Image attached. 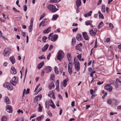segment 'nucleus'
<instances>
[{
    "label": "nucleus",
    "instance_id": "e433bc0d",
    "mask_svg": "<svg viewBox=\"0 0 121 121\" xmlns=\"http://www.w3.org/2000/svg\"><path fill=\"white\" fill-rule=\"evenodd\" d=\"M76 42V41L75 38H73L71 42V44L72 45H74Z\"/></svg>",
    "mask_w": 121,
    "mask_h": 121
},
{
    "label": "nucleus",
    "instance_id": "39448f33",
    "mask_svg": "<svg viewBox=\"0 0 121 121\" xmlns=\"http://www.w3.org/2000/svg\"><path fill=\"white\" fill-rule=\"evenodd\" d=\"M18 78L17 77L14 76L10 80V82L13 85L15 86L18 83Z\"/></svg>",
    "mask_w": 121,
    "mask_h": 121
},
{
    "label": "nucleus",
    "instance_id": "603ef678",
    "mask_svg": "<svg viewBox=\"0 0 121 121\" xmlns=\"http://www.w3.org/2000/svg\"><path fill=\"white\" fill-rule=\"evenodd\" d=\"M109 26L110 27H112V29L114 27L113 24H112L111 23H110L109 24Z\"/></svg>",
    "mask_w": 121,
    "mask_h": 121
},
{
    "label": "nucleus",
    "instance_id": "7c9ffc66",
    "mask_svg": "<svg viewBox=\"0 0 121 121\" xmlns=\"http://www.w3.org/2000/svg\"><path fill=\"white\" fill-rule=\"evenodd\" d=\"M104 24L102 22H101L99 24V25L98 26V28L100 29L101 27H102L103 26Z\"/></svg>",
    "mask_w": 121,
    "mask_h": 121
},
{
    "label": "nucleus",
    "instance_id": "13d9d810",
    "mask_svg": "<svg viewBox=\"0 0 121 121\" xmlns=\"http://www.w3.org/2000/svg\"><path fill=\"white\" fill-rule=\"evenodd\" d=\"M8 64V63L7 62H4L3 64V65L4 67H6L7 66V65Z\"/></svg>",
    "mask_w": 121,
    "mask_h": 121
},
{
    "label": "nucleus",
    "instance_id": "2eb2a0df",
    "mask_svg": "<svg viewBox=\"0 0 121 121\" xmlns=\"http://www.w3.org/2000/svg\"><path fill=\"white\" fill-rule=\"evenodd\" d=\"M119 102L118 100L116 99H112V104L113 105H117L118 104Z\"/></svg>",
    "mask_w": 121,
    "mask_h": 121
},
{
    "label": "nucleus",
    "instance_id": "c03bdc74",
    "mask_svg": "<svg viewBox=\"0 0 121 121\" xmlns=\"http://www.w3.org/2000/svg\"><path fill=\"white\" fill-rule=\"evenodd\" d=\"M77 58L80 61H81V59L82 58V55L81 54H79L77 56Z\"/></svg>",
    "mask_w": 121,
    "mask_h": 121
},
{
    "label": "nucleus",
    "instance_id": "a18cd8bd",
    "mask_svg": "<svg viewBox=\"0 0 121 121\" xmlns=\"http://www.w3.org/2000/svg\"><path fill=\"white\" fill-rule=\"evenodd\" d=\"M34 20V18L33 17H32L31 18L30 20V25H33V22Z\"/></svg>",
    "mask_w": 121,
    "mask_h": 121
},
{
    "label": "nucleus",
    "instance_id": "2f4dec72",
    "mask_svg": "<svg viewBox=\"0 0 121 121\" xmlns=\"http://www.w3.org/2000/svg\"><path fill=\"white\" fill-rule=\"evenodd\" d=\"M92 22L89 20L85 22L86 25L87 26L90 25L92 23Z\"/></svg>",
    "mask_w": 121,
    "mask_h": 121
},
{
    "label": "nucleus",
    "instance_id": "c756f323",
    "mask_svg": "<svg viewBox=\"0 0 121 121\" xmlns=\"http://www.w3.org/2000/svg\"><path fill=\"white\" fill-rule=\"evenodd\" d=\"M44 117V116L43 115L40 116L39 117H38L36 118V120L37 121H39L41 120L42 118H43Z\"/></svg>",
    "mask_w": 121,
    "mask_h": 121
},
{
    "label": "nucleus",
    "instance_id": "0e129e2a",
    "mask_svg": "<svg viewBox=\"0 0 121 121\" xmlns=\"http://www.w3.org/2000/svg\"><path fill=\"white\" fill-rule=\"evenodd\" d=\"M53 33H52L49 35V37H48V40H50V37L53 35Z\"/></svg>",
    "mask_w": 121,
    "mask_h": 121
},
{
    "label": "nucleus",
    "instance_id": "5701e85b",
    "mask_svg": "<svg viewBox=\"0 0 121 121\" xmlns=\"http://www.w3.org/2000/svg\"><path fill=\"white\" fill-rule=\"evenodd\" d=\"M68 78H66L64 80L62 83V86L65 87L67 85V82L68 81Z\"/></svg>",
    "mask_w": 121,
    "mask_h": 121
},
{
    "label": "nucleus",
    "instance_id": "680f3d73",
    "mask_svg": "<svg viewBox=\"0 0 121 121\" xmlns=\"http://www.w3.org/2000/svg\"><path fill=\"white\" fill-rule=\"evenodd\" d=\"M78 30V28L77 27L75 29H73L72 30L73 32H76V31H77Z\"/></svg>",
    "mask_w": 121,
    "mask_h": 121
},
{
    "label": "nucleus",
    "instance_id": "f704fd0d",
    "mask_svg": "<svg viewBox=\"0 0 121 121\" xmlns=\"http://www.w3.org/2000/svg\"><path fill=\"white\" fill-rule=\"evenodd\" d=\"M105 6L104 5H103L102 8L101 10L102 12L104 13L105 11Z\"/></svg>",
    "mask_w": 121,
    "mask_h": 121
},
{
    "label": "nucleus",
    "instance_id": "4be33fe9",
    "mask_svg": "<svg viewBox=\"0 0 121 121\" xmlns=\"http://www.w3.org/2000/svg\"><path fill=\"white\" fill-rule=\"evenodd\" d=\"M44 61H42L37 66L38 69H39L42 67L43 65H44Z\"/></svg>",
    "mask_w": 121,
    "mask_h": 121
},
{
    "label": "nucleus",
    "instance_id": "052dcab7",
    "mask_svg": "<svg viewBox=\"0 0 121 121\" xmlns=\"http://www.w3.org/2000/svg\"><path fill=\"white\" fill-rule=\"evenodd\" d=\"M30 89L29 88H27L26 91V94H27L29 93V91Z\"/></svg>",
    "mask_w": 121,
    "mask_h": 121
},
{
    "label": "nucleus",
    "instance_id": "dca6fc26",
    "mask_svg": "<svg viewBox=\"0 0 121 121\" xmlns=\"http://www.w3.org/2000/svg\"><path fill=\"white\" fill-rule=\"evenodd\" d=\"M11 73L12 74H16V71L14 67L13 66H12L11 67Z\"/></svg>",
    "mask_w": 121,
    "mask_h": 121
},
{
    "label": "nucleus",
    "instance_id": "412c9836",
    "mask_svg": "<svg viewBox=\"0 0 121 121\" xmlns=\"http://www.w3.org/2000/svg\"><path fill=\"white\" fill-rule=\"evenodd\" d=\"M48 96L51 98H52L53 99L55 98V96L53 91H51L49 92Z\"/></svg>",
    "mask_w": 121,
    "mask_h": 121
},
{
    "label": "nucleus",
    "instance_id": "f3484780",
    "mask_svg": "<svg viewBox=\"0 0 121 121\" xmlns=\"http://www.w3.org/2000/svg\"><path fill=\"white\" fill-rule=\"evenodd\" d=\"M10 61L13 64H14L15 62V60L13 56H12L10 57L9 58Z\"/></svg>",
    "mask_w": 121,
    "mask_h": 121
},
{
    "label": "nucleus",
    "instance_id": "f257e3e1",
    "mask_svg": "<svg viewBox=\"0 0 121 121\" xmlns=\"http://www.w3.org/2000/svg\"><path fill=\"white\" fill-rule=\"evenodd\" d=\"M73 64L75 70L78 72L80 69V64L78 60L76 57H74L73 60Z\"/></svg>",
    "mask_w": 121,
    "mask_h": 121
},
{
    "label": "nucleus",
    "instance_id": "5fc2aeb1",
    "mask_svg": "<svg viewBox=\"0 0 121 121\" xmlns=\"http://www.w3.org/2000/svg\"><path fill=\"white\" fill-rule=\"evenodd\" d=\"M54 77V74H52L51 75V79L52 80H53V79Z\"/></svg>",
    "mask_w": 121,
    "mask_h": 121
},
{
    "label": "nucleus",
    "instance_id": "9b49d317",
    "mask_svg": "<svg viewBox=\"0 0 121 121\" xmlns=\"http://www.w3.org/2000/svg\"><path fill=\"white\" fill-rule=\"evenodd\" d=\"M58 36L56 35H54L52 36L51 38V40L52 41H55L57 39Z\"/></svg>",
    "mask_w": 121,
    "mask_h": 121
},
{
    "label": "nucleus",
    "instance_id": "aec40b11",
    "mask_svg": "<svg viewBox=\"0 0 121 121\" xmlns=\"http://www.w3.org/2000/svg\"><path fill=\"white\" fill-rule=\"evenodd\" d=\"M77 40L78 41L81 40L82 39V35L80 34H77L76 37Z\"/></svg>",
    "mask_w": 121,
    "mask_h": 121
},
{
    "label": "nucleus",
    "instance_id": "4468645a",
    "mask_svg": "<svg viewBox=\"0 0 121 121\" xmlns=\"http://www.w3.org/2000/svg\"><path fill=\"white\" fill-rule=\"evenodd\" d=\"M82 35L83 38L86 40H89V38L86 32H84L82 33Z\"/></svg>",
    "mask_w": 121,
    "mask_h": 121
},
{
    "label": "nucleus",
    "instance_id": "a19ab883",
    "mask_svg": "<svg viewBox=\"0 0 121 121\" xmlns=\"http://www.w3.org/2000/svg\"><path fill=\"white\" fill-rule=\"evenodd\" d=\"M47 39V37L46 36H43L42 39V41L44 43L46 42V40Z\"/></svg>",
    "mask_w": 121,
    "mask_h": 121
},
{
    "label": "nucleus",
    "instance_id": "c85d7f7f",
    "mask_svg": "<svg viewBox=\"0 0 121 121\" xmlns=\"http://www.w3.org/2000/svg\"><path fill=\"white\" fill-rule=\"evenodd\" d=\"M92 13V11H91L88 13L85 14L84 16L85 17H87L88 16H91Z\"/></svg>",
    "mask_w": 121,
    "mask_h": 121
},
{
    "label": "nucleus",
    "instance_id": "f8f14e48",
    "mask_svg": "<svg viewBox=\"0 0 121 121\" xmlns=\"http://www.w3.org/2000/svg\"><path fill=\"white\" fill-rule=\"evenodd\" d=\"M49 104L53 108H54L56 107V106L54 104L53 102L51 99L49 100Z\"/></svg>",
    "mask_w": 121,
    "mask_h": 121
},
{
    "label": "nucleus",
    "instance_id": "b1692460",
    "mask_svg": "<svg viewBox=\"0 0 121 121\" xmlns=\"http://www.w3.org/2000/svg\"><path fill=\"white\" fill-rule=\"evenodd\" d=\"M49 47V45L48 44H46L45 45L42 49V51L43 52L47 50Z\"/></svg>",
    "mask_w": 121,
    "mask_h": 121
},
{
    "label": "nucleus",
    "instance_id": "8fccbe9b",
    "mask_svg": "<svg viewBox=\"0 0 121 121\" xmlns=\"http://www.w3.org/2000/svg\"><path fill=\"white\" fill-rule=\"evenodd\" d=\"M56 88H57L58 87H59V83L58 80L56 81Z\"/></svg>",
    "mask_w": 121,
    "mask_h": 121
},
{
    "label": "nucleus",
    "instance_id": "774afa93",
    "mask_svg": "<svg viewBox=\"0 0 121 121\" xmlns=\"http://www.w3.org/2000/svg\"><path fill=\"white\" fill-rule=\"evenodd\" d=\"M116 82L117 83L119 82L120 84L121 83V81L119 80V79H116Z\"/></svg>",
    "mask_w": 121,
    "mask_h": 121
},
{
    "label": "nucleus",
    "instance_id": "a878e982",
    "mask_svg": "<svg viewBox=\"0 0 121 121\" xmlns=\"http://www.w3.org/2000/svg\"><path fill=\"white\" fill-rule=\"evenodd\" d=\"M4 101L7 104H9L10 102V101L9 100V99L7 96H6L5 97V98L4 99Z\"/></svg>",
    "mask_w": 121,
    "mask_h": 121
},
{
    "label": "nucleus",
    "instance_id": "ddd939ff",
    "mask_svg": "<svg viewBox=\"0 0 121 121\" xmlns=\"http://www.w3.org/2000/svg\"><path fill=\"white\" fill-rule=\"evenodd\" d=\"M42 97V95H39L38 96L35 97V99L34 100V102L36 103L39 100H40L41 98Z\"/></svg>",
    "mask_w": 121,
    "mask_h": 121
},
{
    "label": "nucleus",
    "instance_id": "bf43d9fd",
    "mask_svg": "<svg viewBox=\"0 0 121 121\" xmlns=\"http://www.w3.org/2000/svg\"><path fill=\"white\" fill-rule=\"evenodd\" d=\"M53 48V45H51L49 48V50H51Z\"/></svg>",
    "mask_w": 121,
    "mask_h": 121
},
{
    "label": "nucleus",
    "instance_id": "1a4fd4ad",
    "mask_svg": "<svg viewBox=\"0 0 121 121\" xmlns=\"http://www.w3.org/2000/svg\"><path fill=\"white\" fill-rule=\"evenodd\" d=\"M43 70L44 71L45 73H48L52 71V68L50 66L46 67L44 68Z\"/></svg>",
    "mask_w": 121,
    "mask_h": 121
},
{
    "label": "nucleus",
    "instance_id": "4c0bfd02",
    "mask_svg": "<svg viewBox=\"0 0 121 121\" xmlns=\"http://www.w3.org/2000/svg\"><path fill=\"white\" fill-rule=\"evenodd\" d=\"M42 107L41 106V104H39V107L38 108V111L39 112H41L42 111Z\"/></svg>",
    "mask_w": 121,
    "mask_h": 121
},
{
    "label": "nucleus",
    "instance_id": "de8ad7c7",
    "mask_svg": "<svg viewBox=\"0 0 121 121\" xmlns=\"http://www.w3.org/2000/svg\"><path fill=\"white\" fill-rule=\"evenodd\" d=\"M2 121H7V118L5 116L3 117L2 118Z\"/></svg>",
    "mask_w": 121,
    "mask_h": 121
},
{
    "label": "nucleus",
    "instance_id": "6e6d98bb",
    "mask_svg": "<svg viewBox=\"0 0 121 121\" xmlns=\"http://www.w3.org/2000/svg\"><path fill=\"white\" fill-rule=\"evenodd\" d=\"M72 69H68V72L71 75L72 73Z\"/></svg>",
    "mask_w": 121,
    "mask_h": 121
},
{
    "label": "nucleus",
    "instance_id": "e2e57ef3",
    "mask_svg": "<svg viewBox=\"0 0 121 121\" xmlns=\"http://www.w3.org/2000/svg\"><path fill=\"white\" fill-rule=\"evenodd\" d=\"M36 116V115H32L30 117V120H31V118H33Z\"/></svg>",
    "mask_w": 121,
    "mask_h": 121
},
{
    "label": "nucleus",
    "instance_id": "7ed1b4c3",
    "mask_svg": "<svg viewBox=\"0 0 121 121\" xmlns=\"http://www.w3.org/2000/svg\"><path fill=\"white\" fill-rule=\"evenodd\" d=\"M4 87L6 88L9 90L10 91L13 90V87L12 85L9 82H5L3 85Z\"/></svg>",
    "mask_w": 121,
    "mask_h": 121
},
{
    "label": "nucleus",
    "instance_id": "69168bd1",
    "mask_svg": "<svg viewBox=\"0 0 121 121\" xmlns=\"http://www.w3.org/2000/svg\"><path fill=\"white\" fill-rule=\"evenodd\" d=\"M62 110L61 108H60V111L59 112V115H61L62 113Z\"/></svg>",
    "mask_w": 121,
    "mask_h": 121
},
{
    "label": "nucleus",
    "instance_id": "ea45409f",
    "mask_svg": "<svg viewBox=\"0 0 121 121\" xmlns=\"http://www.w3.org/2000/svg\"><path fill=\"white\" fill-rule=\"evenodd\" d=\"M112 103V100L110 99H108L107 100V103L109 104H111Z\"/></svg>",
    "mask_w": 121,
    "mask_h": 121
},
{
    "label": "nucleus",
    "instance_id": "a211bd4d",
    "mask_svg": "<svg viewBox=\"0 0 121 121\" xmlns=\"http://www.w3.org/2000/svg\"><path fill=\"white\" fill-rule=\"evenodd\" d=\"M7 111L9 113H12V109L11 106L10 105H8L7 107Z\"/></svg>",
    "mask_w": 121,
    "mask_h": 121
},
{
    "label": "nucleus",
    "instance_id": "0eeeda50",
    "mask_svg": "<svg viewBox=\"0 0 121 121\" xmlns=\"http://www.w3.org/2000/svg\"><path fill=\"white\" fill-rule=\"evenodd\" d=\"M104 89L109 92H111L112 91L113 88L110 84H108L104 87Z\"/></svg>",
    "mask_w": 121,
    "mask_h": 121
},
{
    "label": "nucleus",
    "instance_id": "bb28decb",
    "mask_svg": "<svg viewBox=\"0 0 121 121\" xmlns=\"http://www.w3.org/2000/svg\"><path fill=\"white\" fill-rule=\"evenodd\" d=\"M54 85L53 82H52L51 84L49 85V88L50 90H51L52 88H54Z\"/></svg>",
    "mask_w": 121,
    "mask_h": 121
},
{
    "label": "nucleus",
    "instance_id": "4d7b16f0",
    "mask_svg": "<svg viewBox=\"0 0 121 121\" xmlns=\"http://www.w3.org/2000/svg\"><path fill=\"white\" fill-rule=\"evenodd\" d=\"M50 2L51 3H56V0H50Z\"/></svg>",
    "mask_w": 121,
    "mask_h": 121
},
{
    "label": "nucleus",
    "instance_id": "f03ea898",
    "mask_svg": "<svg viewBox=\"0 0 121 121\" xmlns=\"http://www.w3.org/2000/svg\"><path fill=\"white\" fill-rule=\"evenodd\" d=\"M49 11L53 13H54L58 10V9L56 8V6L53 4H50L47 7Z\"/></svg>",
    "mask_w": 121,
    "mask_h": 121
},
{
    "label": "nucleus",
    "instance_id": "09e8293b",
    "mask_svg": "<svg viewBox=\"0 0 121 121\" xmlns=\"http://www.w3.org/2000/svg\"><path fill=\"white\" fill-rule=\"evenodd\" d=\"M39 58L40 59H46V58L43 55H42L41 56H39Z\"/></svg>",
    "mask_w": 121,
    "mask_h": 121
},
{
    "label": "nucleus",
    "instance_id": "3c124183",
    "mask_svg": "<svg viewBox=\"0 0 121 121\" xmlns=\"http://www.w3.org/2000/svg\"><path fill=\"white\" fill-rule=\"evenodd\" d=\"M48 103V101H46L45 102V105L46 107L48 109H49V105L47 104Z\"/></svg>",
    "mask_w": 121,
    "mask_h": 121
},
{
    "label": "nucleus",
    "instance_id": "864d4df0",
    "mask_svg": "<svg viewBox=\"0 0 121 121\" xmlns=\"http://www.w3.org/2000/svg\"><path fill=\"white\" fill-rule=\"evenodd\" d=\"M24 10L26 12L27 10V7L26 5H25L23 6Z\"/></svg>",
    "mask_w": 121,
    "mask_h": 121
},
{
    "label": "nucleus",
    "instance_id": "338daca9",
    "mask_svg": "<svg viewBox=\"0 0 121 121\" xmlns=\"http://www.w3.org/2000/svg\"><path fill=\"white\" fill-rule=\"evenodd\" d=\"M102 0H99V1L97 3L98 5H99L101 3Z\"/></svg>",
    "mask_w": 121,
    "mask_h": 121
},
{
    "label": "nucleus",
    "instance_id": "72a5a7b5",
    "mask_svg": "<svg viewBox=\"0 0 121 121\" xmlns=\"http://www.w3.org/2000/svg\"><path fill=\"white\" fill-rule=\"evenodd\" d=\"M72 64L71 63L69 62V64L68 65V69H72Z\"/></svg>",
    "mask_w": 121,
    "mask_h": 121
},
{
    "label": "nucleus",
    "instance_id": "49530a36",
    "mask_svg": "<svg viewBox=\"0 0 121 121\" xmlns=\"http://www.w3.org/2000/svg\"><path fill=\"white\" fill-rule=\"evenodd\" d=\"M81 46H80L79 45H78L77 46H76L75 48L77 50H79L81 49Z\"/></svg>",
    "mask_w": 121,
    "mask_h": 121
},
{
    "label": "nucleus",
    "instance_id": "c9c22d12",
    "mask_svg": "<svg viewBox=\"0 0 121 121\" xmlns=\"http://www.w3.org/2000/svg\"><path fill=\"white\" fill-rule=\"evenodd\" d=\"M59 16L57 14L54 15L52 17V19L54 20H55L57 19Z\"/></svg>",
    "mask_w": 121,
    "mask_h": 121
},
{
    "label": "nucleus",
    "instance_id": "79ce46f5",
    "mask_svg": "<svg viewBox=\"0 0 121 121\" xmlns=\"http://www.w3.org/2000/svg\"><path fill=\"white\" fill-rule=\"evenodd\" d=\"M98 13L99 15V17L100 18L101 17V18L103 19L104 18V16L101 13V12L99 11L98 12Z\"/></svg>",
    "mask_w": 121,
    "mask_h": 121
},
{
    "label": "nucleus",
    "instance_id": "58836bf2",
    "mask_svg": "<svg viewBox=\"0 0 121 121\" xmlns=\"http://www.w3.org/2000/svg\"><path fill=\"white\" fill-rule=\"evenodd\" d=\"M54 71L56 74H58V70L57 67L56 66H55L54 68Z\"/></svg>",
    "mask_w": 121,
    "mask_h": 121
},
{
    "label": "nucleus",
    "instance_id": "9d476101",
    "mask_svg": "<svg viewBox=\"0 0 121 121\" xmlns=\"http://www.w3.org/2000/svg\"><path fill=\"white\" fill-rule=\"evenodd\" d=\"M47 19L46 18L43 19L42 21L40 23L39 25V27H40L41 25L43 26V27L45 26L47 24V23L46 21Z\"/></svg>",
    "mask_w": 121,
    "mask_h": 121
},
{
    "label": "nucleus",
    "instance_id": "37998d69",
    "mask_svg": "<svg viewBox=\"0 0 121 121\" xmlns=\"http://www.w3.org/2000/svg\"><path fill=\"white\" fill-rule=\"evenodd\" d=\"M45 13H44L43 14H42L39 20H41L45 16Z\"/></svg>",
    "mask_w": 121,
    "mask_h": 121
},
{
    "label": "nucleus",
    "instance_id": "473e14b6",
    "mask_svg": "<svg viewBox=\"0 0 121 121\" xmlns=\"http://www.w3.org/2000/svg\"><path fill=\"white\" fill-rule=\"evenodd\" d=\"M33 25H30L28 27L29 31V32H31L33 29Z\"/></svg>",
    "mask_w": 121,
    "mask_h": 121
},
{
    "label": "nucleus",
    "instance_id": "6e6552de",
    "mask_svg": "<svg viewBox=\"0 0 121 121\" xmlns=\"http://www.w3.org/2000/svg\"><path fill=\"white\" fill-rule=\"evenodd\" d=\"M97 30L96 28H95L93 29H91L90 30L89 32L91 36H94L96 35V32Z\"/></svg>",
    "mask_w": 121,
    "mask_h": 121
},
{
    "label": "nucleus",
    "instance_id": "20e7f679",
    "mask_svg": "<svg viewBox=\"0 0 121 121\" xmlns=\"http://www.w3.org/2000/svg\"><path fill=\"white\" fill-rule=\"evenodd\" d=\"M65 56L64 53L61 50L58 52L57 56V58L59 60H61Z\"/></svg>",
    "mask_w": 121,
    "mask_h": 121
},
{
    "label": "nucleus",
    "instance_id": "cd10ccee",
    "mask_svg": "<svg viewBox=\"0 0 121 121\" xmlns=\"http://www.w3.org/2000/svg\"><path fill=\"white\" fill-rule=\"evenodd\" d=\"M67 57L68 60L70 62V61H71V54L69 53H68L67 55Z\"/></svg>",
    "mask_w": 121,
    "mask_h": 121
},
{
    "label": "nucleus",
    "instance_id": "393cba45",
    "mask_svg": "<svg viewBox=\"0 0 121 121\" xmlns=\"http://www.w3.org/2000/svg\"><path fill=\"white\" fill-rule=\"evenodd\" d=\"M51 28L49 27L47 30H44L43 31V33L44 34H47L51 30Z\"/></svg>",
    "mask_w": 121,
    "mask_h": 121
},
{
    "label": "nucleus",
    "instance_id": "6ab92c4d",
    "mask_svg": "<svg viewBox=\"0 0 121 121\" xmlns=\"http://www.w3.org/2000/svg\"><path fill=\"white\" fill-rule=\"evenodd\" d=\"M76 5L78 9H79V6L81 5V0H77L76 1Z\"/></svg>",
    "mask_w": 121,
    "mask_h": 121
},
{
    "label": "nucleus",
    "instance_id": "423d86ee",
    "mask_svg": "<svg viewBox=\"0 0 121 121\" xmlns=\"http://www.w3.org/2000/svg\"><path fill=\"white\" fill-rule=\"evenodd\" d=\"M11 53L10 50L8 48H5L4 51L3 55L4 56H8Z\"/></svg>",
    "mask_w": 121,
    "mask_h": 121
}]
</instances>
